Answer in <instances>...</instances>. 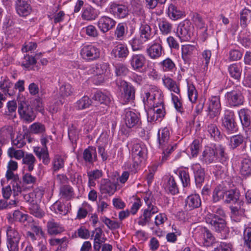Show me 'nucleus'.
<instances>
[{
	"label": "nucleus",
	"mask_w": 251,
	"mask_h": 251,
	"mask_svg": "<svg viewBox=\"0 0 251 251\" xmlns=\"http://www.w3.org/2000/svg\"><path fill=\"white\" fill-rule=\"evenodd\" d=\"M235 118L233 111L229 110L225 111L224 116L222 119V126L228 132H233L237 130V127Z\"/></svg>",
	"instance_id": "nucleus-12"
},
{
	"label": "nucleus",
	"mask_w": 251,
	"mask_h": 251,
	"mask_svg": "<svg viewBox=\"0 0 251 251\" xmlns=\"http://www.w3.org/2000/svg\"><path fill=\"white\" fill-rule=\"evenodd\" d=\"M92 236L94 239V249L99 251L100 249V245L106 241L104 234L100 228L97 227L93 231Z\"/></svg>",
	"instance_id": "nucleus-27"
},
{
	"label": "nucleus",
	"mask_w": 251,
	"mask_h": 251,
	"mask_svg": "<svg viewBox=\"0 0 251 251\" xmlns=\"http://www.w3.org/2000/svg\"><path fill=\"white\" fill-rule=\"evenodd\" d=\"M200 160L205 164H210L216 160L215 149L206 147L200 157Z\"/></svg>",
	"instance_id": "nucleus-22"
},
{
	"label": "nucleus",
	"mask_w": 251,
	"mask_h": 251,
	"mask_svg": "<svg viewBox=\"0 0 251 251\" xmlns=\"http://www.w3.org/2000/svg\"><path fill=\"white\" fill-rule=\"evenodd\" d=\"M60 194L62 197L69 200L74 195L73 189L69 185H64L60 188Z\"/></svg>",
	"instance_id": "nucleus-58"
},
{
	"label": "nucleus",
	"mask_w": 251,
	"mask_h": 251,
	"mask_svg": "<svg viewBox=\"0 0 251 251\" xmlns=\"http://www.w3.org/2000/svg\"><path fill=\"white\" fill-rule=\"evenodd\" d=\"M7 218L10 222L18 221L21 223H25L28 220L29 216L27 214L23 213L19 210H15L12 213L7 215Z\"/></svg>",
	"instance_id": "nucleus-36"
},
{
	"label": "nucleus",
	"mask_w": 251,
	"mask_h": 251,
	"mask_svg": "<svg viewBox=\"0 0 251 251\" xmlns=\"http://www.w3.org/2000/svg\"><path fill=\"white\" fill-rule=\"evenodd\" d=\"M71 209L70 202H61L60 201H56L51 206L50 209L56 214L62 215H66Z\"/></svg>",
	"instance_id": "nucleus-25"
},
{
	"label": "nucleus",
	"mask_w": 251,
	"mask_h": 251,
	"mask_svg": "<svg viewBox=\"0 0 251 251\" xmlns=\"http://www.w3.org/2000/svg\"><path fill=\"white\" fill-rule=\"evenodd\" d=\"M117 24L113 18L108 16H102L98 19L96 25L102 33H105L115 27Z\"/></svg>",
	"instance_id": "nucleus-11"
},
{
	"label": "nucleus",
	"mask_w": 251,
	"mask_h": 251,
	"mask_svg": "<svg viewBox=\"0 0 251 251\" xmlns=\"http://www.w3.org/2000/svg\"><path fill=\"white\" fill-rule=\"evenodd\" d=\"M207 131L211 137L215 140L220 139V132L216 125L214 124H209L207 127Z\"/></svg>",
	"instance_id": "nucleus-62"
},
{
	"label": "nucleus",
	"mask_w": 251,
	"mask_h": 251,
	"mask_svg": "<svg viewBox=\"0 0 251 251\" xmlns=\"http://www.w3.org/2000/svg\"><path fill=\"white\" fill-rule=\"evenodd\" d=\"M166 181V188L173 195L177 194L178 192V189L174 177L172 176H167Z\"/></svg>",
	"instance_id": "nucleus-49"
},
{
	"label": "nucleus",
	"mask_w": 251,
	"mask_h": 251,
	"mask_svg": "<svg viewBox=\"0 0 251 251\" xmlns=\"http://www.w3.org/2000/svg\"><path fill=\"white\" fill-rule=\"evenodd\" d=\"M116 83L122 91L120 99L123 103H126L134 98L135 89L131 84L121 79H117Z\"/></svg>",
	"instance_id": "nucleus-5"
},
{
	"label": "nucleus",
	"mask_w": 251,
	"mask_h": 251,
	"mask_svg": "<svg viewBox=\"0 0 251 251\" xmlns=\"http://www.w3.org/2000/svg\"><path fill=\"white\" fill-rule=\"evenodd\" d=\"M108 11L118 19L126 18L128 14L129 10L126 5L115 2H111L107 7Z\"/></svg>",
	"instance_id": "nucleus-10"
},
{
	"label": "nucleus",
	"mask_w": 251,
	"mask_h": 251,
	"mask_svg": "<svg viewBox=\"0 0 251 251\" xmlns=\"http://www.w3.org/2000/svg\"><path fill=\"white\" fill-rule=\"evenodd\" d=\"M162 81L165 87L171 92V94L180 92L179 85L172 78L164 76L162 77Z\"/></svg>",
	"instance_id": "nucleus-33"
},
{
	"label": "nucleus",
	"mask_w": 251,
	"mask_h": 251,
	"mask_svg": "<svg viewBox=\"0 0 251 251\" xmlns=\"http://www.w3.org/2000/svg\"><path fill=\"white\" fill-rule=\"evenodd\" d=\"M100 11L90 5L84 7L82 10L81 17L83 20L92 21L96 19Z\"/></svg>",
	"instance_id": "nucleus-28"
},
{
	"label": "nucleus",
	"mask_w": 251,
	"mask_h": 251,
	"mask_svg": "<svg viewBox=\"0 0 251 251\" xmlns=\"http://www.w3.org/2000/svg\"><path fill=\"white\" fill-rule=\"evenodd\" d=\"M18 111L21 117L27 122H31L36 117L32 108L25 99H20Z\"/></svg>",
	"instance_id": "nucleus-8"
},
{
	"label": "nucleus",
	"mask_w": 251,
	"mask_h": 251,
	"mask_svg": "<svg viewBox=\"0 0 251 251\" xmlns=\"http://www.w3.org/2000/svg\"><path fill=\"white\" fill-rule=\"evenodd\" d=\"M35 162V157L29 153H26L22 159V163L24 165V168L29 172L33 170Z\"/></svg>",
	"instance_id": "nucleus-37"
},
{
	"label": "nucleus",
	"mask_w": 251,
	"mask_h": 251,
	"mask_svg": "<svg viewBox=\"0 0 251 251\" xmlns=\"http://www.w3.org/2000/svg\"><path fill=\"white\" fill-rule=\"evenodd\" d=\"M92 99L105 105V107H103L102 109L100 111V114H102L105 113L107 110V107L111 104L112 98L108 93L97 91L94 94Z\"/></svg>",
	"instance_id": "nucleus-15"
},
{
	"label": "nucleus",
	"mask_w": 251,
	"mask_h": 251,
	"mask_svg": "<svg viewBox=\"0 0 251 251\" xmlns=\"http://www.w3.org/2000/svg\"><path fill=\"white\" fill-rule=\"evenodd\" d=\"M178 175L183 187L188 186L190 182V176L188 171L183 169L179 170Z\"/></svg>",
	"instance_id": "nucleus-61"
},
{
	"label": "nucleus",
	"mask_w": 251,
	"mask_h": 251,
	"mask_svg": "<svg viewBox=\"0 0 251 251\" xmlns=\"http://www.w3.org/2000/svg\"><path fill=\"white\" fill-rule=\"evenodd\" d=\"M148 56L152 59H156L160 57L164 51L161 45V41L159 42H154L151 44L147 49Z\"/></svg>",
	"instance_id": "nucleus-18"
},
{
	"label": "nucleus",
	"mask_w": 251,
	"mask_h": 251,
	"mask_svg": "<svg viewBox=\"0 0 251 251\" xmlns=\"http://www.w3.org/2000/svg\"><path fill=\"white\" fill-rule=\"evenodd\" d=\"M16 4V11L20 16H26L31 13L32 8L28 1L19 2Z\"/></svg>",
	"instance_id": "nucleus-35"
},
{
	"label": "nucleus",
	"mask_w": 251,
	"mask_h": 251,
	"mask_svg": "<svg viewBox=\"0 0 251 251\" xmlns=\"http://www.w3.org/2000/svg\"><path fill=\"white\" fill-rule=\"evenodd\" d=\"M74 92V89L69 83H64L62 84L59 90V100L57 101L58 104H62L64 102V100L66 98L72 95Z\"/></svg>",
	"instance_id": "nucleus-30"
},
{
	"label": "nucleus",
	"mask_w": 251,
	"mask_h": 251,
	"mask_svg": "<svg viewBox=\"0 0 251 251\" xmlns=\"http://www.w3.org/2000/svg\"><path fill=\"white\" fill-rule=\"evenodd\" d=\"M142 96L144 104L151 107L147 111L148 122L160 121L165 113L162 91L156 86H151L149 91L144 92Z\"/></svg>",
	"instance_id": "nucleus-1"
},
{
	"label": "nucleus",
	"mask_w": 251,
	"mask_h": 251,
	"mask_svg": "<svg viewBox=\"0 0 251 251\" xmlns=\"http://www.w3.org/2000/svg\"><path fill=\"white\" fill-rule=\"evenodd\" d=\"M162 71L164 72L173 71L176 68V65L174 61L170 58H167L159 63Z\"/></svg>",
	"instance_id": "nucleus-51"
},
{
	"label": "nucleus",
	"mask_w": 251,
	"mask_h": 251,
	"mask_svg": "<svg viewBox=\"0 0 251 251\" xmlns=\"http://www.w3.org/2000/svg\"><path fill=\"white\" fill-rule=\"evenodd\" d=\"M240 193L236 189L227 190L226 188V194L225 195L224 201L226 203L237 204V206L231 208L233 216L237 214H242L245 210V203L240 200Z\"/></svg>",
	"instance_id": "nucleus-3"
},
{
	"label": "nucleus",
	"mask_w": 251,
	"mask_h": 251,
	"mask_svg": "<svg viewBox=\"0 0 251 251\" xmlns=\"http://www.w3.org/2000/svg\"><path fill=\"white\" fill-rule=\"evenodd\" d=\"M228 71L231 77L235 79L239 80L242 73V67L240 64L234 63L228 66Z\"/></svg>",
	"instance_id": "nucleus-43"
},
{
	"label": "nucleus",
	"mask_w": 251,
	"mask_h": 251,
	"mask_svg": "<svg viewBox=\"0 0 251 251\" xmlns=\"http://www.w3.org/2000/svg\"><path fill=\"white\" fill-rule=\"evenodd\" d=\"M170 129L167 127L160 129L158 131L157 140L159 147L163 150L162 156L163 161L166 160L168 155L176 148V144L170 139Z\"/></svg>",
	"instance_id": "nucleus-2"
},
{
	"label": "nucleus",
	"mask_w": 251,
	"mask_h": 251,
	"mask_svg": "<svg viewBox=\"0 0 251 251\" xmlns=\"http://www.w3.org/2000/svg\"><path fill=\"white\" fill-rule=\"evenodd\" d=\"M36 60L33 56L27 55L25 56L24 59L22 63V65L25 69L30 70L33 69V66L36 64Z\"/></svg>",
	"instance_id": "nucleus-60"
},
{
	"label": "nucleus",
	"mask_w": 251,
	"mask_h": 251,
	"mask_svg": "<svg viewBox=\"0 0 251 251\" xmlns=\"http://www.w3.org/2000/svg\"><path fill=\"white\" fill-rule=\"evenodd\" d=\"M124 121L128 128H132L137 125L139 121V114L129 109L125 110Z\"/></svg>",
	"instance_id": "nucleus-21"
},
{
	"label": "nucleus",
	"mask_w": 251,
	"mask_h": 251,
	"mask_svg": "<svg viewBox=\"0 0 251 251\" xmlns=\"http://www.w3.org/2000/svg\"><path fill=\"white\" fill-rule=\"evenodd\" d=\"M6 231L7 247L9 251H19L18 245L21 239L19 233L10 226L7 228Z\"/></svg>",
	"instance_id": "nucleus-9"
},
{
	"label": "nucleus",
	"mask_w": 251,
	"mask_h": 251,
	"mask_svg": "<svg viewBox=\"0 0 251 251\" xmlns=\"http://www.w3.org/2000/svg\"><path fill=\"white\" fill-rule=\"evenodd\" d=\"M171 100L173 102L175 109L177 111L182 113L184 111V108L182 105V97L180 92L177 93L171 94Z\"/></svg>",
	"instance_id": "nucleus-39"
},
{
	"label": "nucleus",
	"mask_w": 251,
	"mask_h": 251,
	"mask_svg": "<svg viewBox=\"0 0 251 251\" xmlns=\"http://www.w3.org/2000/svg\"><path fill=\"white\" fill-rule=\"evenodd\" d=\"M240 24L243 26H246L248 22L251 18V10L244 8L240 13Z\"/></svg>",
	"instance_id": "nucleus-59"
},
{
	"label": "nucleus",
	"mask_w": 251,
	"mask_h": 251,
	"mask_svg": "<svg viewBox=\"0 0 251 251\" xmlns=\"http://www.w3.org/2000/svg\"><path fill=\"white\" fill-rule=\"evenodd\" d=\"M240 172L245 176L251 174V160L250 159L245 158L242 160Z\"/></svg>",
	"instance_id": "nucleus-52"
},
{
	"label": "nucleus",
	"mask_w": 251,
	"mask_h": 251,
	"mask_svg": "<svg viewBox=\"0 0 251 251\" xmlns=\"http://www.w3.org/2000/svg\"><path fill=\"white\" fill-rule=\"evenodd\" d=\"M139 34L143 40L148 41L150 40L152 37L151 28V26L146 23H142L139 28Z\"/></svg>",
	"instance_id": "nucleus-38"
},
{
	"label": "nucleus",
	"mask_w": 251,
	"mask_h": 251,
	"mask_svg": "<svg viewBox=\"0 0 251 251\" xmlns=\"http://www.w3.org/2000/svg\"><path fill=\"white\" fill-rule=\"evenodd\" d=\"M177 34L181 42L189 41L193 35L189 23L180 24L177 29Z\"/></svg>",
	"instance_id": "nucleus-19"
},
{
	"label": "nucleus",
	"mask_w": 251,
	"mask_h": 251,
	"mask_svg": "<svg viewBox=\"0 0 251 251\" xmlns=\"http://www.w3.org/2000/svg\"><path fill=\"white\" fill-rule=\"evenodd\" d=\"M225 97L227 104L230 106H238L244 102V97L239 91L233 90L227 92Z\"/></svg>",
	"instance_id": "nucleus-16"
},
{
	"label": "nucleus",
	"mask_w": 251,
	"mask_h": 251,
	"mask_svg": "<svg viewBox=\"0 0 251 251\" xmlns=\"http://www.w3.org/2000/svg\"><path fill=\"white\" fill-rule=\"evenodd\" d=\"M159 211L156 206L147 207L141 210L142 214L140 216L138 220V224L140 226H145L149 224L153 215L157 213Z\"/></svg>",
	"instance_id": "nucleus-14"
},
{
	"label": "nucleus",
	"mask_w": 251,
	"mask_h": 251,
	"mask_svg": "<svg viewBox=\"0 0 251 251\" xmlns=\"http://www.w3.org/2000/svg\"><path fill=\"white\" fill-rule=\"evenodd\" d=\"M221 110L220 98L218 96H212L208 101V116L210 118L218 117Z\"/></svg>",
	"instance_id": "nucleus-13"
},
{
	"label": "nucleus",
	"mask_w": 251,
	"mask_h": 251,
	"mask_svg": "<svg viewBox=\"0 0 251 251\" xmlns=\"http://www.w3.org/2000/svg\"><path fill=\"white\" fill-rule=\"evenodd\" d=\"M201 201L198 194H194L188 196L185 201V207L187 210H191L199 207Z\"/></svg>",
	"instance_id": "nucleus-24"
},
{
	"label": "nucleus",
	"mask_w": 251,
	"mask_h": 251,
	"mask_svg": "<svg viewBox=\"0 0 251 251\" xmlns=\"http://www.w3.org/2000/svg\"><path fill=\"white\" fill-rule=\"evenodd\" d=\"M47 226L48 233L51 235L60 234L65 230L62 225L53 220L49 221Z\"/></svg>",
	"instance_id": "nucleus-31"
},
{
	"label": "nucleus",
	"mask_w": 251,
	"mask_h": 251,
	"mask_svg": "<svg viewBox=\"0 0 251 251\" xmlns=\"http://www.w3.org/2000/svg\"><path fill=\"white\" fill-rule=\"evenodd\" d=\"M216 212L219 214L217 215L214 213H209L205 218L206 222L210 225L211 226L217 231L220 232L226 226V222L223 218L224 212L220 208H217Z\"/></svg>",
	"instance_id": "nucleus-6"
},
{
	"label": "nucleus",
	"mask_w": 251,
	"mask_h": 251,
	"mask_svg": "<svg viewBox=\"0 0 251 251\" xmlns=\"http://www.w3.org/2000/svg\"><path fill=\"white\" fill-rule=\"evenodd\" d=\"M159 30L162 34L167 35L171 33L173 25L166 20H160L158 23Z\"/></svg>",
	"instance_id": "nucleus-47"
},
{
	"label": "nucleus",
	"mask_w": 251,
	"mask_h": 251,
	"mask_svg": "<svg viewBox=\"0 0 251 251\" xmlns=\"http://www.w3.org/2000/svg\"><path fill=\"white\" fill-rule=\"evenodd\" d=\"M181 57L184 61H189L197 50L195 46L184 45L181 46Z\"/></svg>",
	"instance_id": "nucleus-34"
},
{
	"label": "nucleus",
	"mask_w": 251,
	"mask_h": 251,
	"mask_svg": "<svg viewBox=\"0 0 251 251\" xmlns=\"http://www.w3.org/2000/svg\"><path fill=\"white\" fill-rule=\"evenodd\" d=\"M196 241L201 246L209 247L214 242V237L205 227L197 226L193 233Z\"/></svg>",
	"instance_id": "nucleus-4"
},
{
	"label": "nucleus",
	"mask_w": 251,
	"mask_h": 251,
	"mask_svg": "<svg viewBox=\"0 0 251 251\" xmlns=\"http://www.w3.org/2000/svg\"><path fill=\"white\" fill-rule=\"evenodd\" d=\"M115 72L117 76H124L128 73L129 70L125 65L119 63L115 66Z\"/></svg>",
	"instance_id": "nucleus-63"
},
{
	"label": "nucleus",
	"mask_w": 251,
	"mask_h": 251,
	"mask_svg": "<svg viewBox=\"0 0 251 251\" xmlns=\"http://www.w3.org/2000/svg\"><path fill=\"white\" fill-rule=\"evenodd\" d=\"M83 158L85 161L92 163L97 159V152L96 148L89 147L85 149L83 152Z\"/></svg>",
	"instance_id": "nucleus-46"
},
{
	"label": "nucleus",
	"mask_w": 251,
	"mask_h": 251,
	"mask_svg": "<svg viewBox=\"0 0 251 251\" xmlns=\"http://www.w3.org/2000/svg\"><path fill=\"white\" fill-rule=\"evenodd\" d=\"M102 221L107 227L110 229H116L120 227V224L118 222L111 220L106 217H103L102 218Z\"/></svg>",
	"instance_id": "nucleus-64"
},
{
	"label": "nucleus",
	"mask_w": 251,
	"mask_h": 251,
	"mask_svg": "<svg viewBox=\"0 0 251 251\" xmlns=\"http://www.w3.org/2000/svg\"><path fill=\"white\" fill-rule=\"evenodd\" d=\"M167 14L169 18L174 21L183 18L185 16L184 9L173 3H171L168 6Z\"/></svg>",
	"instance_id": "nucleus-20"
},
{
	"label": "nucleus",
	"mask_w": 251,
	"mask_h": 251,
	"mask_svg": "<svg viewBox=\"0 0 251 251\" xmlns=\"http://www.w3.org/2000/svg\"><path fill=\"white\" fill-rule=\"evenodd\" d=\"M118 185L108 179H102L100 181V190L102 193L113 195L117 190Z\"/></svg>",
	"instance_id": "nucleus-23"
},
{
	"label": "nucleus",
	"mask_w": 251,
	"mask_h": 251,
	"mask_svg": "<svg viewBox=\"0 0 251 251\" xmlns=\"http://www.w3.org/2000/svg\"><path fill=\"white\" fill-rule=\"evenodd\" d=\"M100 49L92 44H85L81 47L80 54L81 57L87 61L96 60L100 57Z\"/></svg>",
	"instance_id": "nucleus-7"
},
{
	"label": "nucleus",
	"mask_w": 251,
	"mask_h": 251,
	"mask_svg": "<svg viewBox=\"0 0 251 251\" xmlns=\"http://www.w3.org/2000/svg\"><path fill=\"white\" fill-rule=\"evenodd\" d=\"M239 117L243 126L248 127L251 125V112L247 109H241L238 112Z\"/></svg>",
	"instance_id": "nucleus-40"
},
{
	"label": "nucleus",
	"mask_w": 251,
	"mask_h": 251,
	"mask_svg": "<svg viewBox=\"0 0 251 251\" xmlns=\"http://www.w3.org/2000/svg\"><path fill=\"white\" fill-rule=\"evenodd\" d=\"M132 159L144 160L147 154V149L142 143L134 144L131 148Z\"/></svg>",
	"instance_id": "nucleus-17"
},
{
	"label": "nucleus",
	"mask_w": 251,
	"mask_h": 251,
	"mask_svg": "<svg viewBox=\"0 0 251 251\" xmlns=\"http://www.w3.org/2000/svg\"><path fill=\"white\" fill-rule=\"evenodd\" d=\"M193 21L195 25L201 29H203L201 31V39L203 41H205L207 37V28L205 27L204 23L202 18L199 15H195L193 17Z\"/></svg>",
	"instance_id": "nucleus-42"
},
{
	"label": "nucleus",
	"mask_w": 251,
	"mask_h": 251,
	"mask_svg": "<svg viewBox=\"0 0 251 251\" xmlns=\"http://www.w3.org/2000/svg\"><path fill=\"white\" fill-rule=\"evenodd\" d=\"M129 51L126 45L119 43L112 49L111 54L115 58H125L128 55Z\"/></svg>",
	"instance_id": "nucleus-29"
},
{
	"label": "nucleus",
	"mask_w": 251,
	"mask_h": 251,
	"mask_svg": "<svg viewBox=\"0 0 251 251\" xmlns=\"http://www.w3.org/2000/svg\"><path fill=\"white\" fill-rule=\"evenodd\" d=\"M226 194V187L219 185L213 190L212 199L214 202H217L221 200H224L225 195Z\"/></svg>",
	"instance_id": "nucleus-41"
},
{
	"label": "nucleus",
	"mask_w": 251,
	"mask_h": 251,
	"mask_svg": "<svg viewBox=\"0 0 251 251\" xmlns=\"http://www.w3.org/2000/svg\"><path fill=\"white\" fill-rule=\"evenodd\" d=\"M187 95L189 100L192 103L196 102L198 94L195 85L191 82H187Z\"/></svg>",
	"instance_id": "nucleus-48"
},
{
	"label": "nucleus",
	"mask_w": 251,
	"mask_h": 251,
	"mask_svg": "<svg viewBox=\"0 0 251 251\" xmlns=\"http://www.w3.org/2000/svg\"><path fill=\"white\" fill-rule=\"evenodd\" d=\"M91 104V100L87 96H84L75 103V107L78 110L88 108Z\"/></svg>",
	"instance_id": "nucleus-55"
},
{
	"label": "nucleus",
	"mask_w": 251,
	"mask_h": 251,
	"mask_svg": "<svg viewBox=\"0 0 251 251\" xmlns=\"http://www.w3.org/2000/svg\"><path fill=\"white\" fill-rule=\"evenodd\" d=\"M146 62V58L142 54H133L130 63L134 70H139L144 66Z\"/></svg>",
	"instance_id": "nucleus-32"
},
{
	"label": "nucleus",
	"mask_w": 251,
	"mask_h": 251,
	"mask_svg": "<svg viewBox=\"0 0 251 251\" xmlns=\"http://www.w3.org/2000/svg\"><path fill=\"white\" fill-rule=\"evenodd\" d=\"M244 137L240 134L232 136L230 138L229 146L232 149H234L241 145L244 141Z\"/></svg>",
	"instance_id": "nucleus-53"
},
{
	"label": "nucleus",
	"mask_w": 251,
	"mask_h": 251,
	"mask_svg": "<svg viewBox=\"0 0 251 251\" xmlns=\"http://www.w3.org/2000/svg\"><path fill=\"white\" fill-rule=\"evenodd\" d=\"M13 127L5 126L0 129V143H4L12 134Z\"/></svg>",
	"instance_id": "nucleus-50"
},
{
	"label": "nucleus",
	"mask_w": 251,
	"mask_h": 251,
	"mask_svg": "<svg viewBox=\"0 0 251 251\" xmlns=\"http://www.w3.org/2000/svg\"><path fill=\"white\" fill-rule=\"evenodd\" d=\"M92 207L88 202L84 201L79 207L76 215V218L82 219L85 218L88 212L92 211Z\"/></svg>",
	"instance_id": "nucleus-44"
},
{
	"label": "nucleus",
	"mask_w": 251,
	"mask_h": 251,
	"mask_svg": "<svg viewBox=\"0 0 251 251\" xmlns=\"http://www.w3.org/2000/svg\"><path fill=\"white\" fill-rule=\"evenodd\" d=\"M127 31V26L125 23H119L114 31V35L117 40L124 39Z\"/></svg>",
	"instance_id": "nucleus-45"
},
{
	"label": "nucleus",
	"mask_w": 251,
	"mask_h": 251,
	"mask_svg": "<svg viewBox=\"0 0 251 251\" xmlns=\"http://www.w3.org/2000/svg\"><path fill=\"white\" fill-rule=\"evenodd\" d=\"M90 71L94 75H104L106 77L110 75L109 65L107 63H97L91 68Z\"/></svg>",
	"instance_id": "nucleus-26"
},
{
	"label": "nucleus",
	"mask_w": 251,
	"mask_h": 251,
	"mask_svg": "<svg viewBox=\"0 0 251 251\" xmlns=\"http://www.w3.org/2000/svg\"><path fill=\"white\" fill-rule=\"evenodd\" d=\"M147 71L150 78L153 79H157L159 78V74L156 69L154 63L149 62L148 64Z\"/></svg>",
	"instance_id": "nucleus-57"
},
{
	"label": "nucleus",
	"mask_w": 251,
	"mask_h": 251,
	"mask_svg": "<svg viewBox=\"0 0 251 251\" xmlns=\"http://www.w3.org/2000/svg\"><path fill=\"white\" fill-rule=\"evenodd\" d=\"M7 155L10 158L20 160L23 159L25 154L22 150H16L13 147H11L7 150Z\"/></svg>",
	"instance_id": "nucleus-54"
},
{
	"label": "nucleus",
	"mask_w": 251,
	"mask_h": 251,
	"mask_svg": "<svg viewBox=\"0 0 251 251\" xmlns=\"http://www.w3.org/2000/svg\"><path fill=\"white\" fill-rule=\"evenodd\" d=\"M146 42V41L145 40H143L142 39L140 36H136L129 40L128 43L131 46L132 50L133 51H136L139 50L141 49L142 45Z\"/></svg>",
	"instance_id": "nucleus-56"
}]
</instances>
